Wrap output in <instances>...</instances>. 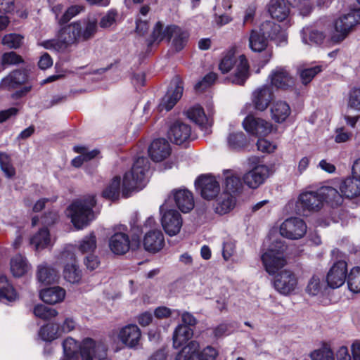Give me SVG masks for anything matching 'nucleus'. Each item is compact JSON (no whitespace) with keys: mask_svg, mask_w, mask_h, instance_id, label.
I'll return each mask as SVG.
<instances>
[{"mask_svg":"<svg viewBox=\"0 0 360 360\" xmlns=\"http://www.w3.org/2000/svg\"><path fill=\"white\" fill-rule=\"evenodd\" d=\"M225 186L226 191L224 192L230 193L235 196V194L241 188L242 183L239 177L233 174L227 175L225 180Z\"/></svg>","mask_w":360,"mask_h":360,"instance_id":"49","label":"nucleus"},{"mask_svg":"<svg viewBox=\"0 0 360 360\" xmlns=\"http://www.w3.org/2000/svg\"><path fill=\"white\" fill-rule=\"evenodd\" d=\"M217 356V351L214 347L208 346L202 351L199 360H216Z\"/></svg>","mask_w":360,"mask_h":360,"instance_id":"64","label":"nucleus"},{"mask_svg":"<svg viewBox=\"0 0 360 360\" xmlns=\"http://www.w3.org/2000/svg\"><path fill=\"white\" fill-rule=\"evenodd\" d=\"M236 253V243L232 239H226L223 243L222 256L224 260L228 261Z\"/></svg>","mask_w":360,"mask_h":360,"instance_id":"58","label":"nucleus"},{"mask_svg":"<svg viewBox=\"0 0 360 360\" xmlns=\"http://www.w3.org/2000/svg\"><path fill=\"white\" fill-rule=\"evenodd\" d=\"M227 147L233 151H240L247 145V138L243 132H233L226 139Z\"/></svg>","mask_w":360,"mask_h":360,"instance_id":"38","label":"nucleus"},{"mask_svg":"<svg viewBox=\"0 0 360 360\" xmlns=\"http://www.w3.org/2000/svg\"><path fill=\"white\" fill-rule=\"evenodd\" d=\"M321 278L318 276H313L309 281L306 287V292L312 296L317 295L321 290Z\"/></svg>","mask_w":360,"mask_h":360,"instance_id":"57","label":"nucleus"},{"mask_svg":"<svg viewBox=\"0 0 360 360\" xmlns=\"http://www.w3.org/2000/svg\"><path fill=\"white\" fill-rule=\"evenodd\" d=\"M340 190L346 198H352L360 195V179L354 175L346 178L341 182Z\"/></svg>","mask_w":360,"mask_h":360,"instance_id":"30","label":"nucleus"},{"mask_svg":"<svg viewBox=\"0 0 360 360\" xmlns=\"http://www.w3.org/2000/svg\"><path fill=\"white\" fill-rule=\"evenodd\" d=\"M195 184L201 196L208 200L215 198L219 192V184L212 176L202 175L195 181Z\"/></svg>","mask_w":360,"mask_h":360,"instance_id":"10","label":"nucleus"},{"mask_svg":"<svg viewBox=\"0 0 360 360\" xmlns=\"http://www.w3.org/2000/svg\"><path fill=\"white\" fill-rule=\"evenodd\" d=\"M236 67L235 73L229 77L231 83L243 85L249 77V64L246 57L240 55L238 58L231 53H228L221 60L219 69L223 73L229 72L233 67Z\"/></svg>","mask_w":360,"mask_h":360,"instance_id":"3","label":"nucleus"},{"mask_svg":"<svg viewBox=\"0 0 360 360\" xmlns=\"http://www.w3.org/2000/svg\"><path fill=\"white\" fill-rule=\"evenodd\" d=\"M27 74L23 70H15L4 78L1 85L8 88H15L27 80Z\"/></svg>","mask_w":360,"mask_h":360,"instance_id":"40","label":"nucleus"},{"mask_svg":"<svg viewBox=\"0 0 360 360\" xmlns=\"http://www.w3.org/2000/svg\"><path fill=\"white\" fill-rule=\"evenodd\" d=\"M301 37L303 43L312 46L322 44L326 35L321 31L307 27L301 31Z\"/></svg>","mask_w":360,"mask_h":360,"instance_id":"33","label":"nucleus"},{"mask_svg":"<svg viewBox=\"0 0 360 360\" xmlns=\"http://www.w3.org/2000/svg\"><path fill=\"white\" fill-rule=\"evenodd\" d=\"M269 78L271 84L277 88L287 89L294 84V80L288 70L282 67H277L272 70Z\"/></svg>","mask_w":360,"mask_h":360,"instance_id":"22","label":"nucleus"},{"mask_svg":"<svg viewBox=\"0 0 360 360\" xmlns=\"http://www.w3.org/2000/svg\"><path fill=\"white\" fill-rule=\"evenodd\" d=\"M193 335V330L188 326L185 325H179L173 335V345L175 348L180 347L188 340H190Z\"/></svg>","mask_w":360,"mask_h":360,"instance_id":"35","label":"nucleus"},{"mask_svg":"<svg viewBox=\"0 0 360 360\" xmlns=\"http://www.w3.org/2000/svg\"><path fill=\"white\" fill-rule=\"evenodd\" d=\"M259 150L263 153H273L276 148L277 145L266 139H259L257 143Z\"/></svg>","mask_w":360,"mask_h":360,"instance_id":"60","label":"nucleus"},{"mask_svg":"<svg viewBox=\"0 0 360 360\" xmlns=\"http://www.w3.org/2000/svg\"><path fill=\"white\" fill-rule=\"evenodd\" d=\"M0 167L7 177L15 176V169L12 165L11 156L4 152H0Z\"/></svg>","mask_w":360,"mask_h":360,"instance_id":"47","label":"nucleus"},{"mask_svg":"<svg viewBox=\"0 0 360 360\" xmlns=\"http://www.w3.org/2000/svg\"><path fill=\"white\" fill-rule=\"evenodd\" d=\"M307 232L305 222L297 217H291L285 220L280 226L281 235L292 240L302 238Z\"/></svg>","mask_w":360,"mask_h":360,"instance_id":"8","label":"nucleus"},{"mask_svg":"<svg viewBox=\"0 0 360 360\" xmlns=\"http://www.w3.org/2000/svg\"><path fill=\"white\" fill-rule=\"evenodd\" d=\"M272 98L273 92L271 87L268 85H264L253 92L252 102L256 109L263 111L267 108Z\"/></svg>","mask_w":360,"mask_h":360,"instance_id":"23","label":"nucleus"},{"mask_svg":"<svg viewBox=\"0 0 360 360\" xmlns=\"http://www.w3.org/2000/svg\"><path fill=\"white\" fill-rule=\"evenodd\" d=\"M30 245L34 247L36 251H40L52 245V242L47 228L40 229L30 239Z\"/></svg>","mask_w":360,"mask_h":360,"instance_id":"29","label":"nucleus"},{"mask_svg":"<svg viewBox=\"0 0 360 360\" xmlns=\"http://www.w3.org/2000/svg\"><path fill=\"white\" fill-rule=\"evenodd\" d=\"M259 30L267 37L271 39H275L281 33V26L273 21L266 20L264 22Z\"/></svg>","mask_w":360,"mask_h":360,"instance_id":"45","label":"nucleus"},{"mask_svg":"<svg viewBox=\"0 0 360 360\" xmlns=\"http://www.w3.org/2000/svg\"><path fill=\"white\" fill-rule=\"evenodd\" d=\"M171 146L165 139H155L150 145L148 153L154 162H161L171 154Z\"/></svg>","mask_w":360,"mask_h":360,"instance_id":"14","label":"nucleus"},{"mask_svg":"<svg viewBox=\"0 0 360 360\" xmlns=\"http://www.w3.org/2000/svg\"><path fill=\"white\" fill-rule=\"evenodd\" d=\"M268 11L271 18L278 21L285 20L290 13L289 6L285 0H271Z\"/></svg>","mask_w":360,"mask_h":360,"instance_id":"27","label":"nucleus"},{"mask_svg":"<svg viewBox=\"0 0 360 360\" xmlns=\"http://www.w3.org/2000/svg\"><path fill=\"white\" fill-rule=\"evenodd\" d=\"M109 247L111 251L116 255L126 253L130 248L128 235L124 233H115L110 238Z\"/></svg>","mask_w":360,"mask_h":360,"instance_id":"25","label":"nucleus"},{"mask_svg":"<svg viewBox=\"0 0 360 360\" xmlns=\"http://www.w3.org/2000/svg\"><path fill=\"white\" fill-rule=\"evenodd\" d=\"M347 273V264L343 260L335 262L330 269L326 281L332 288H338L342 286L346 280Z\"/></svg>","mask_w":360,"mask_h":360,"instance_id":"12","label":"nucleus"},{"mask_svg":"<svg viewBox=\"0 0 360 360\" xmlns=\"http://www.w3.org/2000/svg\"><path fill=\"white\" fill-rule=\"evenodd\" d=\"M58 278L57 271L46 263L38 266L37 278L39 282L50 284L55 282Z\"/></svg>","mask_w":360,"mask_h":360,"instance_id":"37","label":"nucleus"},{"mask_svg":"<svg viewBox=\"0 0 360 360\" xmlns=\"http://www.w3.org/2000/svg\"><path fill=\"white\" fill-rule=\"evenodd\" d=\"M267 37L259 30H252L249 37V46L255 52H262L267 47Z\"/></svg>","mask_w":360,"mask_h":360,"instance_id":"34","label":"nucleus"},{"mask_svg":"<svg viewBox=\"0 0 360 360\" xmlns=\"http://www.w3.org/2000/svg\"><path fill=\"white\" fill-rule=\"evenodd\" d=\"M141 336V330L135 324L125 326L120 329L118 334L120 340L130 348H133L139 344Z\"/></svg>","mask_w":360,"mask_h":360,"instance_id":"18","label":"nucleus"},{"mask_svg":"<svg viewBox=\"0 0 360 360\" xmlns=\"http://www.w3.org/2000/svg\"><path fill=\"white\" fill-rule=\"evenodd\" d=\"M120 193V178L114 177L102 193L103 198L111 200L118 199Z\"/></svg>","mask_w":360,"mask_h":360,"instance_id":"42","label":"nucleus"},{"mask_svg":"<svg viewBox=\"0 0 360 360\" xmlns=\"http://www.w3.org/2000/svg\"><path fill=\"white\" fill-rule=\"evenodd\" d=\"M297 283L298 280L295 274L292 271L285 269L277 273L274 285L280 294L288 295L296 289Z\"/></svg>","mask_w":360,"mask_h":360,"instance_id":"7","label":"nucleus"},{"mask_svg":"<svg viewBox=\"0 0 360 360\" xmlns=\"http://www.w3.org/2000/svg\"><path fill=\"white\" fill-rule=\"evenodd\" d=\"M236 205L235 196L228 192H223L217 198L215 205L214 210L219 214H224L229 212L233 209Z\"/></svg>","mask_w":360,"mask_h":360,"instance_id":"28","label":"nucleus"},{"mask_svg":"<svg viewBox=\"0 0 360 360\" xmlns=\"http://www.w3.org/2000/svg\"><path fill=\"white\" fill-rule=\"evenodd\" d=\"M183 91V82L181 79L177 77L174 78L170 83V86L167 94L162 98V101L158 105L159 110H170L181 98Z\"/></svg>","mask_w":360,"mask_h":360,"instance_id":"9","label":"nucleus"},{"mask_svg":"<svg viewBox=\"0 0 360 360\" xmlns=\"http://www.w3.org/2000/svg\"><path fill=\"white\" fill-rule=\"evenodd\" d=\"M311 360H334V356L332 350L327 345L313 351L310 354Z\"/></svg>","mask_w":360,"mask_h":360,"instance_id":"51","label":"nucleus"},{"mask_svg":"<svg viewBox=\"0 0 360 360\" xmlns=\"http://www.w3.org/2000/svg\"><path fill=\"white\" fill-rule=\"evenodd\" d=\"M10 269L13 276L21 277L28 272L30 265L25 257L16 255L11 259Z\"/></svg>","mask_w":360,"mask_h":360,"instance_id":"31","label":"nucleus"},{"mask_svg":"<svg viewBox=\"0 0 360 360\" xmlns=\"http://www.w3.org/2000/svg\"><path fill=\"white\" fill-rule=\"evenodd\" d=\"M79 250L82 253L94 252L96 248V239L94 233L85 236L80 242Z\"/></svg>","mask_w":360,"mask_h":360,"instance_id":"50","label":"nucleus"},{"mask_svg":"<svg viewBox=\"0 0 360 360\" xmlns=\"http://www.w3.org/2000/svg\"><path fill=\"white\" fill-rule=\"evenodd\" d=\"M166 28L164 29L162 25L158 22L154 27L151 38L148 41V46H150L155 43H160L162 40L167 38Z\"/></svg>","mask_w":360,"mask_h":360,"instance_id":"54","label":"nucleus"},{"mask_svg":"<svg viewBox=\"0 0 360 360\" xmlns=\"http://www.w3.org/2000/svg\"><path fill=\"white\" fill-rule=\"evenodd\" d=\"M167 39L171 41L172 47L176 51H181L186 46L188 34L178 26L170 25L166 27Z\"/></svg>","mask_w":360,"mask_h":360,"instance_id":"16","label":"nucleus"},{"mask_svg":"<svg viewBox=\"0 0 360 360\" xmlns=\"http://www.w3.org/2000/svg\"><path fill=\"white\" fill-rule=\"evenodd\" d=\"M269 172L268 167L257 165L244 175L243 181L250 188H256L264 183L269 176Z\"/></svg>","mask_w":360,"mask_h":360,"instance_id":"15","label":"nucleus"},{"mask_svg":"<svg viewBox=\"0 0 360 360\" xmlns=\"http://www.w3.org/2000/svg\"><path fill=\"white\" fill-rule=\"evenodd\" d=\"M298 205L302 207L303 212L306 211L316 212L321 208L323 202L318 194V191L316 192L310 191L300 194Z\"/></svg>","mask_w":360,"mask_h":360,"instance_id":"20","label":"nucleus"},{"mask_svg":"<svg viewBox=\"0 0 360 360\" xmlns=\"http://www.w3.org/2000/svg\"><path fill=\"white\" fill-rule=\"evenodd\" d=\"M97 20L94 18L86 19V40L92 38L97 32Z\"/></svg>","mask_w":360,"mask_h":360,"instance_id":"62","label":"nucleus"},{"mask_svg":"<svg viewBox=\"0 0 360 360\" xmlns=\"http://www.w3.org/2000/svg\"><path fill=\"white\" fill-rule=\"evenodd\" d=\"M165 245L163 233L160 230L148 231L143 239L144 248L151 252H159Z\"/></svg>","mask_w":360,"mask_h":360,"instance_id":"24","label":"nucleus"},{"mask_svg":"<svg viewBox=\"0 0 360 360\" xmlns=\"http://www.w3.org/2000/svg\"><path fill=\"white\" fill-rule=\"evenodd\" d=\"M82 11V7L80 6H72L67 9V11L62 15L61 18L58 20L60 24H63L69 21L72 18L79 13Z\"/></svg>","mask_w":360,"mask_h":360,"instance_id":"61","label":"nucleus"},{"mask_svg":"<svg viewBox=\"0 0 360 360\" xmlns=\"http://www.w3.org/2000/svg\"><path fill=\"white\" fill-rule=\"evenodd\" d=\"M322 68L321 65H316L314 67L303 69L300 72V76L302 84H309L313 78L320 72Z\"/></svg>","mask_w":360,"mask_h":360,"instance_id":"55","label":"nucleus"},{"mask_svg":"<svg viewBox=\"0 0 360 360\" xmlns=\"http://www.w3.org/2000/svg\"><path fill=\"white\" fill-rule=\"evenodd\" d=\"M23 37L19 34H6L2 39V44L10 49H18L22 44Z\"/></svg>","mask_w":360,"mask_h":360,"instance_id":"53","label":"nucleus"},{"mask_svg":"<svg viewBox=\"0 0 360 360\" xmlns=\"http://www.w3.org/2000/svg\"><path fill=\"white\" fill-rule=\"evenodd\" d=\"M243 125L246 131L255 136H266L273 129L271 123L261 119L248 115L243 122Z\"/></svg>","mask_w":360,"mask_h":360,"instance_id":"11","label":"nucleus"},{"mask_svg":"<svg viewBox=\"0 0 360 360\" xmlns=\"http://www.w3.org/2000/svg\"><path fill=\"white\" fill-rule=\"evenodd\" d=\"M318 194L322 200V202L329 204L332 207L338 206L343 202L342 193L330 186L321 187L318 190Z\"/></svg>","mask_w":360,"mask_h":360,"instance_id":"26","label":"nucleus"},{"mask_svg":"<svg viewBox=\"0 0 360 360\" xmlns=\"http://www.w3.org/2000/svg\"><path fill=\"white\" fill-rule=\"evenodd\" d=\"M59 262L65 264L63 276L70 283H75L82 278L81 271L78 268L76 257L70 250L63 251L58 257Z\"/></svg>","mask_w":360,"mask_h":360,"instance_id":"6","label":"nucleus"},{"mask_svg":"<svg viewBox=\"0 0 360 360\" xmlns=\"http://www.w3.org/2000/svg\"><path fill=\"white\" fill-rule=\"evenodd\" d=\"M39 336L44 341H52L60 336L58 325L48 323L42 326L39 330Z\"/></svg>","mask_w":360,"mask_h":360,"instance_id":"44","label":"nucleus"},{"mask_svg":"<svg viewBox=\"0 0 360 360\" xmlns=\"http://www.w3.org/2000/svg\"><path fill=\"white\" fill-rule=\"evenodd\" d=\"M198 349V343L195 341H191L179 352L176 360H194Z\"/></svg>","mask_w":360,"mask_h":360,"instance_id":"43","label":"nucleus"},{"mask_svg":"<svg viewBox=\"0 0 360 360\" xmlns=\"http://www.w3.org/2000/svg\"><path fill=\"white\" fill-rule=\"evenodd\" d=\"M285 250L286 245L281 240H276L262 255L263 265L269 274H276L286 265L287 262L284 257Z\"/></svg>","mask_w":360,"mask_h":360,"instance_id":"4","label":"nucleus"},{"mask_svg":"<svg viewBox=\"0 0 360 360\" xmlns=\"http://www.w3.org/2000/svg\"><path fill=\"white\" fill-rule=\"evenodd\" d=\"M94 195H87L74 201L68 207V215L77 229H82L87 226L94 219L92 210L96 205Z\"/></svg>","mask_w":360,"mask_h":360,"instance_id":"2","label":"nucleus"},{"mask_svg":"<svg viewBox=\"0 0 360 360\" xmlns=\"http://www.w3.org/2000/svg\"><path fill=\"white\" fill-rule=\"evenodd\" d=\"M22 57L13 51L5 53L2 56L1 63L3 65H17L22 63Z\"/></svg>","mask_w":360,"mask_h":360,"instance_id":"59","label":"nucleus"},{"mask_svg":"<svg viewBox=\"0 0 360 360\" xmlns=\"http://www.w3.org/2000/svg\"><path fill=\"white\" fill-rule=\"evenodd\" d=\"M172 195L176 205L182 212L187 213L194 207V199L190 191L186 188L175 189L172 191Z\"/></svg>","mask_w":360,"mask_h":360,"instance_id":"17","label":"nucleus"},{"mask_svg":"<svg viewBox=\"0 0 360 360\" xmlns=\"http://www.w3.org/2000/svg\"><path fill=\"white\" fill-rule=\"evenodd\" d=\"M358 23H360V12L359 11H351L341 15L335 22V30L331 34V41L335 43L343 41Z\"/></svg>","mask_w":360,"mask_h":360,"instance_id":"5","label":"nucleus"},{"mask_svg":"<svg viewBox=\"0 0 360 360\" xmlns=\"http://www.w3.org/2000/svg\"><path fill=\"white\" fill-rule=\"evenodd\" d=\"M65 296V290L58 286L49 288L40 292L41 299L49 304H54L62 302Z\"/></svg>","mask_w":360,"mask_h":360,"instance_id":"32","label":"nucleus"},{"mask_svg":"<svg viewBox=\"0 0 360 360\" xmlns=\"http://www.w3.org/2000/svg\"><path fill=\"white\" fill-rule=\"evenodd\" d=\"M79 32V27L75 22L60 29L58 37L64 50L80 40Z\"/></svg>","mask_w":360,"mask_h":360,"instance_id":"19","label":"nucleus"},{"mask_svg":"<svg viewBox=\"0 0 360 360\" xmlns=\"http://www.w3.org/2000/svg\"><path fill=\"white\" fill-rule=\"evenodd\" d=\"M83 342L78 345L77 342L72 338H66L63 342L64 356L70 358L78 357L81 360V348Z\"/></svg>","mask_w":360,"mask_h":360,"instance_id":"41","label":"nucleus"},{"mask_svg":"<svg viewBox=\"0 0 360 360\" xmlns=\"http://www.w3.org/2000/svg\"><path fill=\"white\" fill-rule=\"evenodd\" d=\"M187 116L190 120L200 125L202 124L205 120L204 110L199 105L191 108L187 111Z\"/></svg>","mask_w":360,"mask_h":360,"instance_id":"56","label":"nucleus"},{"mask_svg":"<svg viewBox=\"0 0 360 360\" xmlns=\"http://www.w3.org/2000/svg\"><path fill=\"white\" fill-rule=\"evenodd\" d=\"M149 168L150 162L147 158L140 157L135 160L131 169L123 178L122 193L124 198L129 197L131 192L145 187Z\"/></svg>","mask_w":360,"mask_h":360,"instance_id":"1","label":"nucleus"},{"mask_svg":"<svg viewBox=\"0 0 360 360\" xmlns=\"http://www.w3.org/2000/svg\"><path fill=\"white\" fill-rule=\"evenodd\" d=\"M272 119L276 122H283L290 114L289 105L284 101H276L271 108Z\"/></svg>","mask_w":360,"mask_h":360,"instance_id":"36","label":"nucleus"},{"mask_svg":"<svg viewBox=\"0 0 360 360\" xmlns=\"http://www.w3.org/2000/svg\"><path fill=\"white\" fill-rule=\"evenodd\" d=\"M34 314L41 319L49 320L56 316L58 311L44 304H38L34 308Z\"/></svg>","mask_w":360,"mask_h":360,"instance_id":"48","label":"nucleus"},{"mask_svg":"<svg viewBox=\"0 0 360 360\" xmlns=\"http://www.w3.org/2000/svg\"><path fill=\"white\" fill-rule=\"evenodd\" d=\"M0 299L13 302L18 299V294L13 286L4 276H0Z\"/></svg>","mask_w":360,"mask_h":360,"instance_id":"39","label":"nucleus"},{"mask_svg":"<svg viewBox=\"0 0 360 360\" xmlns=\"http://www.w3.org/2000/svg\"><path fill=\"white\" fill-rule=\"evenodd\" d=\"M349 289L355 293L360 292V268L354 267L347 277Z\"/></svg>","mask_w":360,"mask_h":360,"instance_id":"46","label":"nucleus"},{"mask_svg":"<svg viewBox=\"0 0 360 360\" xmlns=\"http://www.w3.org/2000/svg\"><path fill=\"white\" fill-rule=\"evenodd\" d=\"M117 13L114 11H108L100 20V27L108 28L115 22Z\"/></svg>","mask_w":360,"mask_h":360,"instance_id":"63","label":"nucleus"},{"mask_svg":"<svg viewBox=\"0 0 360 360\" xmlns=\"http://www.w3.org/2000/svg\"><path fill=\"white\" fill-rule=\"evenodd\" d=\"M161 222L165 231L171 236L179 233L182 226L180 213L173 209L163 213Z\"/></svg>","mask_w":360,"mask_h":360,"instance_id":"13","label":"nucleus"},{"mask_svg":"<svg viewBox=\"0 0 360 360\" xmlns=\"http://www.w3.org/2000/svg\"><path fill=\"white\" fill-rule=\"evenodd\" d=\"M191 132V129L189 125L177 121L171 125L168 131V137L171 141L180 145L188 140Z\"/></svg>","mask_w":360,"mask_h":360,"instance_id":"21","label":"nucleus"},{"mask_svg":"<svg viewBox=\"0 0 360 360\" xmlns=\"http://www.w3.org/2000/svg\"><path fill=\"white\" fill-rule=\"evenodd\" d=\"M347 107L360 112V88H354L349 91L347 96Z\"/></svg>","mask_w":360,"mask_h":360,"instance_id":"52","label":"nucleus"}]
</instances>
